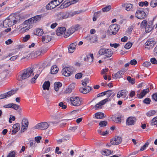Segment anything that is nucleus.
I'll list each match as a JSON object with an SVG mask.
<instances>
[{
	"instance_id": "obj_1",
	"label": "nucleus",
	"mask_w": 157,
	"mask_h": 157,
	"mask_svg": "<svg viewBox=\"0 0 157 157\" xmlns=\"http://www.w3.org/2000/svg\"><path fill=\"white\" fill-rule=\"evenodd\" d=\"M33 69L28 68L21 71L18 75L17 79L19 81L24 80L34 75Z\"/></svg>"
},
{
	"instance_id": "obj_2",
	"label": "nucleus",
	"mask_w": 157,
	"mask_h": 157,
	"mask_svg": "<svg viewBox=\"0 0 157 157\" xmlns=\"http://www.w3.org/2000/svg\"><path fill=\"white\" fill-rule=\"evenodd\" d=\"M98 53L100 56L104 55L105 56V59L111 57L113 54V52L111 49L105 48L100 49Z\"/></svg>"
},
{
	"instance_id": "obj_3",
	"label": "nucleus",
	"mask_w": 157,
	"mask_h": 157,
	"mask_svg": "<svg viewBox=\"0 0 157 157\" xmlns=\"http://www.w3.org/2000/svg\"><path fill=\"white\" fill-rule=\"evenodd\" d=\"M69 101L71 104L75 106H78L82 104V100L78 97H71L69 98Z\"/></svg>"
},
{
	"instance_id": "obj_4",
	"label": "nucleus",
	"mask_w": 157,
	"mask_h": 157,
	"mask_svg": "<svg viewBox=\"0 0 157 157\" xmlns=\"http://www.w3.org/2000/svg\"><path fill=\"white\" fill-rule=\"evenodd\" d=\"M73 68L72 67H65L63 68L62 70V73L64 76L68 77L73 74Z\"/></svg>"
},
{
	"instance_id": "obj_5",
	"label": "nucleus",
	"mask_w": 157,
	"mask_h": 157,
	"mask_svg": "<svg viewBox=\"0 0 157 157\" xmlns=\"http://www.w3.org/2000/svg\"><path fill=\"white\" fill-rule=\"evenodd\" d=\"M119 29L118 25L117 24H113L110 25L108 30V33L110 35L116 34Z\"/></svg>"
},
{
	"instance_id": "obj_6",
	"label": "nucleus",
	"mask_w": 157,
	"mask_h": 157,
	"mask_svg": "<svg viewBox=\"0 0 157 157\" xmlns=\"http://www.w3.org/2000/svg\"><path fill=\"white\" fill-rule=\"evenodd\" d=\"M135 16L139 19H143L146 17V14L143 9H139L136 10Z\"/></svg>"
},
{
	"instance_id": "obj_7",
	"label": "nucleus",
	"mask_w": 157,
	"mask_h": 157,
	"mask_svg": "<svg viewBox=\"0 0 157 157\" xmlns=\"http://www.w3.org/2000/svg\"><path fill=\"white\" fill-rule=\"evenodd\" d=\"M28 125L29 121L28 119L25 118H23L21 122V132H22L25 131L28 127Z\"/></svg>"
},
{
	"instance_id": "obj_8",
	"label": "nucleus",
	"mask_w": 157,
	"mask_h": 157,
	"mask_svg": "<svg viewBox=\"0 0 157 157\" xmlns=\"http://www.w3.org/2000/svg\"><path fill=\"white\" fill-rule=\"evenodd\" d=\"M49 126L48 124L46 122L39 123L34 127L35 129L45 130L47 129Z\"/></svg>"
},
{
	"instance_id": "obj_9",
	"label": "nucleus",
	"mask_w": 157,
	"mask_h": 157,
	"mask_svg": "<svg viewBox=\"0 0 157 157\" xmlns=\"http://www.w3.org/2000/svg\"><path fill=\"white\" fill-rule=\"evenodd\" d=\"M122 141V138L119 136H115L111 139V144L113 145H117L120 144Z\"/></svg>"
},
{
	"instance_id": "obj_10",
	"label": "nucleus",
	"mask_w": 157,
	"mask_h": 157,
	"mask_svg": "<svg viewBox=\"0 0 157 157\" xmlns=\"http://www.w3.org/2000/svg\"><path fill=\"white\" fill-rule=\"evenodd\" d=\"M17 90H12L5 93L1 94L0 95L2 99L7 98L10 97L11 96L15 94L16 93Z\"/></svg>"
},
{
	"instance_id": "obj_11",
	"label": "nucleus",
	"mask_w": 157,
	"mask_h": 157,
	"mask_svg": "<svg viewBox=\"0 0 157 157\" xmlns=\"http://www.w3.org/2000/svg\"><path fill=\"white\" fill-rule=\"evenodd\" d=\"M128 94V91L125 90H122L119 91L117 95V98H124V100L126 99V98Z\"/></svg>"
},
{
	"instance_id": "obj_12",
	"label": "nucleus",
	"mask_w": 157,
	"mask_h": 157,
	"mask_svg": "<svg viewBox=\"0 0 157 157\" xmlns=\"http://www.w3.org/2000/svg\"><path fill=\"white\" fill-rule=\"evenodd\" d=\"M69 15L68 12H60L57 14V17L59 20H62L67 18Z\"/></svg>"
},
{
	"instance_id": "obj_13",
	"label": "nucleus",
	"mask_w": 157,
	"mask_h": 157,
	"mask_svg": "<svg viewBox=\"0 0 157 157\" xmlns=\"http://www.w3.org/2000/svg\"><path fill=\"white\" fill-rule=\"evenodd\" d=\"M155 44V41L152 39L148 40L145 44V48L150 49L153 48Z\"/></svg>"
},
{
	"instance_id": "obj_14",
	"label": "nucleus",
	"mask_w": 157,
	"mask_h": 157,
	"mask_svg": "<svg viewBox=\"0 0 157 157\" xmlns=\"http://www.w3.org/2000/svg\"><path fill=\"white\" fill-rule=\"evenodd\" d=\"M136 119L133 117H130L127 119L126 123L127 125H134L136 121Z\"/></svg>"
},
{
	"instance_id": "obj_15",
	"label": "nucleus",
	"mask_w": 157,
	"mask_h": 157,
	"mask_svg": "<svg viewBox=\"0 0 157 157\" xmlns=\"http://www.w3.org/2000/svg\"><path fill=\"white\" fill-rule=\"evenodd\" d=\"M98 37V35L95 34L94 36L88 35L85 37V38L93 43H95L97 42Z\"/></svg>"
},
{
	"instance_id": "obj_16",
	"label": "nucleus",
	"mask_w": 157,
	"mask_h": 157,
	"mask_svg": "<svg viewBox=\"0 0 157 157\" xmlns=\"http://www.w3.org/2000/svg\"><path fill=\"white\" fill-rule=\"evenodd\" d=\"M58 6L56 3H55V0L51 1L48 3L46 6V8L48 10H50L55 8Z\"/></svg>"
},
{
	"instance_id": "obj_17",
	"label": "nucleus",
	"mask_w": 157,
	"mask_h": 157,
	"mask_svg": "<svg viewBox=\"0 0 157 157\" xmlns=\"http://www.w3.org/2000/svg\"><path fill=\"white\" fill-rule=\"evenodd\" d=\"M44 15L41 14L39 15H37L30 18L31 21L33 23H36V21H40L41 18L44 17Z\"/></svg>"
},
{
	"instance_id": "obj_18",
	"label": "nucleus",
	"mask_w": 157,
	"mask_h": 157,
	"mask_svg": "<svg viewBox=\"0 0 157 157\" xmlns=\"http://www.w3.org/2000/svg\"><path fill=\"white\" fill-rule=\"evenodd\" d=\"M13 25L12 21L9 19H6L3 22V26L4 27L7 28Z\"/></svg>"
},
{
	"instance_id": "obj_19",
	"label": "nucleus",
	"mask_w": 157,
	"mask_h": 157,
	"mask_svg": "<svg viewBox=\"0 0 157 157\" xmlns=\"http://www.w3.org/2000/svg\"><path fill=\"white\" fill-rule=\"evenodd\" d=\"M94 56L93 54H90L86 55V57L84 58L85 61L91 63L93 62Z\"/></svg>"
},
{
	"instance_id": "obj_20",
	"label": "nucleus",
	"mask_w": 157,
	"mask_h": 157,
	"mask_svg": "<svg viewBox=\"0 0 157 157\" xmlns=\"http://www.w3.org/2000/svg\"><path fill=\"white\" fill-rule=\"evenodd\" d=\"M149 92V90L148 88L143 90L140 94H137V96L139 98H142Z\"/></svg>"
},
{
	"instance_id": "obj_21",
	"label": "nucleus",
	"mask_w": 157,
	"mask_h": 157,
	"mask_svg": "<svg viewBox=\"0 0 157 157\" xmlns=\"http://www.w3.org/2000/svg\"><path fill=\"white\" fill-rule=\"evenodd\" d=\"M66 30V28L64 27L59 28L56 30V34L58 36H60L64 33Z\"/></svg>"
},
{
	"instance_id": "obj_22",
	"label": "nucleus",
	"mask_w": 157,
	"mask_h": 157,
	"mask_svg": "<svg viewBox=\"0 0 157 157\" xmlns=\"http://www.w3.org/2000/svg\"><path fill=\"white\" fill-rule=\"evenodd\" d=\"M153 29V24L152 22H149L145 28V32L149 33L151 32Z\"/></svg>"
},
{
	"instance_id": "obj_23",
	"label": "nucleus",
	"mask_w": 157,
	"mask_h": 157,
	"mask_svg": "<svg viewBox=\"0 0 157 157\" xmlns=\"http://www.w3.org/2000/svg\"><path fill=\"white\" fill-rule=\"evenodd\" d=\"M20 128V124L19 123L14 124L13 126L12 134H15L19 130Z\"/></svg>"
},
{
	"instance_id": "obj_24",
	"label": "nucleus",
	"mask_w": 157,
	"mask_h": 157,
	"mask_svg": "<svg viewBox=\"0 0 157 157\" xmlns=\"http://www.w3.org/2000/svg\"><path fill=\"white\" fill-rule=\"evenodd\" d=\"M76 45V43L74 42L69 45L68 48L69 52V53H72L74 52L75 49Z\"/></svg>"
},
{
	"instance_id": "obj_25",
	"label": "nucleus",
	"mask_w": 157,
	"mask_h": 157,
	"mask_svg": "<svg viewBox=\"0 0 157 157\" xmlns=\"http://www.w3.org/2000/svg\"><path fill=\"white\" fill-rule=\"evenodd\" d=\"M91 89V88L89 86H87L85 88H80L79 91L82 93L86 94L88 93Z\"/></svg>"
},
{
	"instance_id": "obj_26",
	"label": "nucleus",
	"mask_w": 157,
	"mask_h": 157,
	"mask_svg": "<svg viewBox=\"0 0 157 157\" xmlns=\"http://www.w3.org/2000/svg\"><path fill=\"white\" fill-rule=\"evenodd\" d=\"M42 42L44 43L48 42L51 40V36L45 35L42 37Z\"/></svg>"
},
{
	"instance_id": "obj_27",
	"label": "nucleus",
	"mask_w": 157,
	"mask_h": 157,
	"mask_svg": "<svg viewBox=\"0 0 157 157\" xmlns=\"http://www.w3.org/2000/svg\"><path fill=\"white\" fill-rule=\"evenodd\" d=\"M123 7L127 11L132 10L133 9V5L130 3H124L123 5Z\"/></svg>"
},
{
	"instance_id": "obj_28",
	"label": "nucleus",
	"mask_w": 157,
	"mask_h": 157,
	"mask_svg": "<svg viewBox=\"0 0 157 157\" xmlns=\"http://www.w3.org/2000/svg\"><path fill=\"white\" fill-rule=\"evenodd\" d=\"M124 72L122 71H120L117 72L116 74L113 75L112 76L113 78L115 79H117L118 78H120L122 76L123 74H124Z\"/></svg>"
},
{
	"instance_id": "obj_29",
	"label": "nucleus",
	"mask_w": 157,
	"mask_h": 157,
	"mask_svg": "<svg viewBox=\"0 0 157 157\" xmlns=\"http://www.w3.org/2000/svg\"><path fill=\"white\" fill-rule=\"evenodd\" d=\"M79 27V25H77L75 26H73L68 29L69 33L71 34L73 33L76 30H77Z\"/></svg>"
},
{
	"instance_id": "obj_30",
	"label": "nucleus",
	"mask_w": 157,
	"mask_h": 157,
	"mask_svg": "<svg viewBox=\"0 0 157 157\" xmlns=\"http://www.w3.org/2000/svg\"><path fill=\"white\" fill-rule=\"evenodd\" d=\"M50 83L49 81L45 82L42 86L44 90H48L49 89Z\"/></svg>"
},
{
	"instance_id": "obj_31",
	"label": "nucleus",
	"mask_w": 157,
	"mask_h": 157,
	"mask_svg": "<svg viewBox=\"0 0 157 157\" xmlns=\"http://www.w3.org/2000/svg\"><path fill=\"white\" fill-rule=\"evenodd\" d=\"M58 68L56 65H53L51 68V73L52 74L57 73L58 71Z\"/></svg>"
},
{
	"instance_id": "obj_32",
	"label": "nucleus",
	"mask_w": 157,
	"mask_h": 157,
	"mask_svg": "<svg viewBox=\"0 0 157 157\" xmlns=\"http://www.w3.org/2000/svg\"><path fill=\"white\" fill-rule=\"evenodd\" d=\"M94 117L97 119H102L104 117V113L101 112H98L95 113Z\"/></svg>"
},
{
	"instance_id": "obj_33",
	"label": "nucleus",
	"mask_w": 157,
	"mask_h": 157,
	"mask_svg": "<svg viewBox=\"0 0 157 157\" xmlns=\"http://www.w3.org/2000/svg\"><path fill=\"white\" fill-rule=\"evenodd\" d=\"M32 24L33 23L30 18L25 21L23 23V25L24 26H30V28L32 27Z\"/></svg>"
},
{
	"instance_id": "obj_34",
	"label": "nucleus",
	"mask_w": 157,
	"mask_h": 157,
	"mask_svg": "<svg viewBox=\"0 0 157 157\" xmlns=\"http://www.w3.org/2000/svg\"><path fill=\"white\" fill-rule=\"evenodd\" d=\"M62 86V84L61 82H58L55 83L54 84V88L55 90L56 91H58L59 88Z\"/></svg>"
},
{
	"instance_id": "obj_35",
	"label": "nucleus",
	"mask_w": 157,
	"mask_h": 157,
	"mask_svg": "<svg viewBox=\"0 0 157 157\" xmlns=\"http://www.w3.org/2000/svg\"><path fill=\"white\" fill-rule=\"evenodd\" d=\"M112 120L116 123H120L121 122V119L120 117H116L115 116H112L111 117Z\"/></svg>"
},
{
	"instance_id": "obj_36",
	"label": "nucleus",
	"mask_w": 157,
	"mask_h": 157,
	"mask_svg": "<svg viewBox=\"0 0 157 157\" xmlns=\"http://www.w3.org/2000/svg\"><path fill=\"white\" fill-rule=\"evenodd\" d=\"M101 153L104 155H108L111 154V151L110 150L107 149L101 151Z\"/></svg>"
},
{
	"instance_id": "obj_37",
	"label": "nucleus",
	"mask_w": 157,
	"mask_h": 157,
	"mask_svg": "<svg viewBox=\"0 0 157 157\" xmlns=\"http://www.w3.org/2000/svg\"><path fill=\"white\" fill-rule=\"evenodd\" d=\"M71 4V1H69L68 0H66L63 3L62 5L63 6L65 7H66L70 5Z\"/></svg>"
},
{
	"instance_id": "obj_38",
	"label": "nucleus",
	"mask_w": 157,
	"mask_h": 157,
	"mask_svg": "<svg viewBox=\"0 0 157 157\" xmlns=\"http://www.w3.org/2000/svg\"><path fill=\"white\" fill-rule=\"evenodd\" d=\"M73 89V87H72V85L69 86L66 89L65 91V93L66 94H69L71 93Z\"/></svg>"
},
{
	"instance_id": "obj_39",
	"label": "nucleus",
	"mask_w": 157,
	"mask_h": 157,
	"mask_svg": "<svg viewBox=\"0 0 157 157\" xmlns=\"http://www.w3.org/2000/svg\"><path fill=\"white\" fill-rule=\"evenodd\" d=\"M12 108L16 110L18 109L19 112H21V108H20L19 106L16 104L12 103Z\"/></svg>"
},
{
	"instance_id": "obj_40",
	"label": "nucleus",
	"mask_w": 157,
	"mask_h": 157,
	"mask_svg": "<svg viewBox=\"0 0 157 157\" xmlns=\"http://www.w3.org/2000/svg\"><path fill=\"white\" fill-rule=\"evenodd\" d=\"M43 30L42 29H37L36 31V35L38 36H41L43 34Z\"/></svg>"
},
{
	"instance_id": "obj_41",
	"label": "nucleus",
	"mask_w": 157,
	"mask_h": 157,
	"mask_svg": "<svg viewBox=\"0 0 157 157\" xmlns=\"http://www.w3.org/2000/svg\"><path fill=\"white\" fill-rule=\"evenodd\" d=\"M156 112L155 110H151L149 111L146 113V115L148 117H150L151 116H153L155 115Z\"/></svg>"
},
{
	"instance_id": "obj_42",
	"label": "nucleus",
	"mask_w": 157,
	"mask_h": 157,
	"mask_svg": "<svg viewBox=\"0 0 157 157\" xmlns=\"http://www.w3.org/2000/svg\"><path fill=\"white\" fill-rule=\"evenodd\" d=\"M47 51V49L46 48H43L41 50H40L36 52V54L38 56L41 55V53L44 54V52Z\"/></svg>"
},
{
	"instance_id": "obj_43",
	"label": "nucleus",
	"mask_w": 157,
	"mask_h": 157,
	"mask_svg": "<svg viewBox=\"0 0 157 157\" xmlns=\"http://www.w3.org/2000/svg\"><path fill=\"white\" fill-rule=\"evenodd\" d=\"M150 124L151 125H154L157 124V117H154L151 120Z\"/></svg>"
},
{
	"instance_id": "obj_44",
	"label": "nucleus",
	"mask_w": 157,
	"mask_h": 157,
	"mask_svg": "<svg viewBox=\"0 0 157 157\" xmlns=\"http://www.w3.org/2000/svg\"><path fill=\"white\" fill-rule=\"evenodd\" d=\"M42 93V95L45 99L47 100L49 99V93L43 91Z\"/></svg>"
},
{
	"instance_id": "obj_45",
	"label": "nucleus",
	"mask_w": 157,
	"mask_h": 157,
	"mask_svg": "<svg viewBox=\"0 0 157 157\" xmlns=\"http://www.w3.org/2000/svg\"><path fill=\"white\" fill-rule=\"evenodd\" d=\"M111 8V6L110 5H109L103 8L102 10L103 12H106L109 11Z\"/></svg>"
},
{
	"instance_id": "obj_46",
	"label": "nucleus",
	"mask_w": 157,
	"mask_h": 157,
	"mask_svg": "<svg viewBox=\"0 0 157 157\" xmlns=\"http://www.w3.org/2000/svg\"><path fill=\"white\" fill-rule=\"evenodd\" d=\"M150 5L152 7H155L157 6V0H152L150 3Z\"/></svg>"
},
{
	"instance_id": "obj_47",
	"label": "nucleus",
	"mask_w": 157,
	"mask_h": 157,
	"mask_svg": "<svg viewBox=\"0 0 157 157\" xmlns=\"http://www.w3.org/2000/svg\"><path fill=\"white\" fill-rule=\"evenodd\" d=\"M147 24L146 20H144L141 22L140 25V27L141 28H145V27Z\"/></svg>"
},
{
	"instance_id": "obj_48",
	"label": "nucleus",
	"mask_w": 157,
	"mask_h": 157,
	"mask_svg": "<svg viewBox=\"0 0 157 157\" xmlns=\"http://www.w3.org/2000/svg\"><path fill=\"white\" fill-rule=\"evenodd\" d=\"M110 101V99H109L108 98H105L104 100H103L102 101H100V103L101 104V105H103L105 104L107 101Z\"/></svg>"
},
{
	"instance_id": "obj_49",
	"label": "nucleus",
	"mask_w": 157,
	"mask_h": 157,
	"mask_svg": "<svg viewBox=\"0 0 157 157\" xmlns=\"http://www.w3.org/2000/svg\"><path fill=\"white\" fill-rule=\"evenodd\" d=\"M107 122L106 121H101L99 123V125L101 127H105L107 125Z\"/></svg>"
},
{
	"instance_id": "obj_50",
	"label": "nucleus",
	"mask_w": 157,
	"mask_h": 157,
	"mask_svg": "<svg viewBox=\"0 0 157 157\" xmlns=\"http://www.w3.org/2000/svg\"><path fill=\"white\" fill-rule=\"evenodd\" d=\"M148 5V3L147 1H145L144 2H140L139 3V5L140 6H143L144 5H145L146 6H147Z\"/></svg>"
},
{
	"instance_id": "obj_51",
	"label": "nucleus",
	"mask_w": 157,
	"mask_h": 157,
	"mask_svg": "<svg viewBox=\"0 0 157 157\" xmlns=\"http://www.w3.org/2000/svg\"><path fill=\"white\" fill-rule=\"evenodd\" d=\"M30 26H25L21 29V30L23 32H25L27 31L30 29Z\"/></svg>"
},
{
	"instance_id": "obj_52",
	"label": "nucleus",
	"mask_w": 157,
	"mask_h": 157,
	"mask_svg": "<svg viewBox=\"0 0 157 157\" xmlns=\"http://www.w3.org/2000/svg\"><path fill=\"white\" fill-rule=\"evenodd\" d=\"M127 80L129 82H130L132 84L135 83L134 79L131 78L129 76L128 77Z\"/></svg>"
},
{
	"instance_id": "obj_53",
	"label": "nucleus",
	"mask_w": 157,
	"mask_h": 157,
	"mask_svg": "<svg viewBox=\"0 0 157 157\" xmlns=\"http://www.w3.org/2000/svg\"><path fill=\"white\" fill-rule=\"evenodd\" d=\"M59 106L61 107L63 109H65L67 108V106L66 105H64L63 102H60L59 104Z\"/></svg>"
},
{
	"instance_id": "obj_54",
	"label": "nucleus",
	"mask_w": 157,
	"mask_h": 157,
	"mask_svg": "<svg viewBox=\"0 0 157 157\" xmlns=\"http://www.w3.org/2000/svg\"><path fill=\"white\" fill-rule=\"evenodd\" d=\"M30 37V36L29 35H26L23 38V41L24 42L27 41L29 39Z\"/></svg>"
},
{
	"instance_id": "obj_55",
	"label": "nucleus",
	"mask_w": 157,
	"mask_h": 157,
	"mask_svg": "<svg viewBox=\"0 0 157 157\" xmlns=\"http://www.w3.org/2000/svg\"><path fill=\"white\" fill-rule=\"evenodd\" d=\"M132 44L131 43H127L124 46V48L128 49L131 48L132 46Z\"/></svg>"
},
{
	"instance_id": "obj_56",
	"label": "nucleus",
	"mask_w": 157,
	"mask_h": 157,
	"mask_svg": "<svg viewBox=\"0 0 157 157\" xmlns=\"http://www.w3.org/2000/svg\"><path fill=\"white\" fill-rule=\"evenodd\" d=\"M149 145L148 142H146L144 145L142 147H141L140 150L141 151H143L145 149L146 147H147Z\"/></svg>"
},
{
	"instance_id": "obj_57",
	"label": "nucleus",
	"mask_w": 157,
	"mask_h": 157,
	"mask_svg": "<svg viewBox=\"0 0 157 157\" xmlns=\"http://www.w3.org/2000/svg\"><path fill=\"white\" fill-rule=\"evenodd\" d=\"M151 62L153 64H157V60L155 58H152L150 59Z\"/></svg>"
},
{
	"instance_id": "obj_58",
	"label": "nucleus",
	"mask_w": 157,
	"mask_h": 157,
	"mask_svg": "<svg viewBox=\"0 0 157 157\" xmlns=\"http://www.w3.org/2000/svg\"><path fill=\"white\" fill-rule=\"evenodd\" d=\"M71 34V33H69L68 29L67 30L66 32H64V36L65 37L67 38Z\"/></svg>"
},
{
	"instance_id": "obj_59",
	"label": "nucleus",
	"mask_w": 157,
	"mask_h": 157,
	"mask_svg": "<svg viewBox=\"0 0 157 157\" xmlns=\"http://www.w3.org/2000/svg\"><path fill=\"white\" fill-rule=\"evenodd\" d=\"M143 101L144 103L148 104L151 101V100L148 98H146L143 100Z\"/></svg>"
},
{
	"instance_id": "obj_60",
	"label": "nucleus",
	"mask_w": 157,
	"mask_h": 157,
	"mask_svg": "<svg viewBox=\"0 0 157 157\" xmlns=\"http://www.w3.org/2000/svg\"><path fill=\"white\" fill-rule=\"evenodd\" d=\"M82 74L81 73H79L76 74L75 75V78L77 79H79L82 78Z\"/></svg>"
},
{
	"instance_id": "obj_61",
	"label": "nucleus",
	"mask_w": 157,
	"mask_h": 157,
	"mask_svg": "<svg viewBox=\"0 0 157 157\" xmlns=\"http://www.w3.org/2000/svg\"><path fill=\"white\" fill-rule=\"evenodd\" d=\"M15 117L14 116L10 115L9 119V122L11 123L12 121H14L15 120Z\"/></svg>"
},
{
	"instance_id": "obj_62",
	"label": "nucleus",
	"mask_w": 157,
	"mask_h": 157,
	"mask_svg": "<svg viewBox=\"0 0 157 157\" xmlns=\"http://www.w3.org/2000/svg\"><path fill=\"white\" fill-rule=\"evenodd\" d=\"M101 106L102 105L100 103V102H99L95 106V108L96 109H101Z\"/></svg>"
},
{
	"instance_id": "obj_63",
	"label": "nucleus",
	"mask_w": 157,
	"mask_h": 157,
	"mask_svg": "<svg viewBox=\"0 0 157 157\" xmlns=\"http://www.w3.org/2000/svg\"><path fill=\"white\" fill-rule=\"evenodd\" d=\"M15 152L13 151L10 153L7 157H14Z\"/></svg>"
},
{
	"instance_id": "obj_64",
	"label": "nucleus",
	"mask_w": 157,
	"mask_h": 157,
	"mask_svg": "<svg viewBox=\"0 0 157 157\" xmlns=\"http://www.w3.org/2000/svg\"><path fill=\"white\" fill-rule=\"evenodd\" d=\"M152 99L155 101H157V94L155 93L152 95Z\"/></svg>"
}]
</instances>
